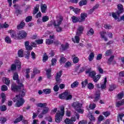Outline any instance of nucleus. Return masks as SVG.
I'll return each mask as SVG.
<instances>
[{
	"label": "nucleus",
	"mask_w": 124,
	"mask_h": 124,
	"mask_svg": "<svg viewBox=\"0 0 124 124\" xmlns=\"http://www.w3.org/2000/svg\"><path fill=\"white\" fill-rule=\"evenodd\" d=\"M23 120V116L22 115H20L19 117L16 118L14 121V124H18V123H20Z\"/></svg>",
	"instance_id": "15"
},
{
	"label": "nucleus",
	"mask_w": 124,
	"mask_h": 124,
	"mask_svg": "<svg viewBox=\"0 0 124 124\" xmlns=\"http://www.w3.org/2000/svg\"><path fill=\"white\" fill-rule=\"evenodd\" d=\"M87 16L88 14L85 13H81L80 15L81 18L79 17V23H82V22H84L85 21V19H86Z\"/></svg>",
	"instance_id": "11"
},
{
	"label": "nucleus",
	"mask_w": 124,
	"mask_h": 124,
	"mask_svg": "<svg viewBox=\"0 0 124 124\" xmlns=\"http://www.w3.org/2000/svg\"><path fill=\"white\" fill-rule=\"evenodd\" d=\"M37 44H42L43 43V39H39L35 41Z\"/></svg>",
	"instance_id": "61"
},
{
	"label": "nucleus",
	"mask_w": 124,
	"mask_h": 124,
	"mask_svg": "<svg viewBox=\"0 0 124 124\" xmlns=\"http://www.w3.org/2000/svg\"><path fill=\"white\" fill-rule=\"evenodd\" d=\"M18 78H19V76L18 75V73H15L13 76L14 80H16L17 81H18Z\"/></svg>",
	"instance_id": "47"
},
{
	"label": "nucleus",
	"mask_w": 124,
	"mask_h": 124,
	"mask_svg": "<svg viewBox=\"0 0 124 124\" xmlns=\"http://www.w3.org/2000/svg\"><path fill=\"white\" fill-rule=\"evenodd\" d=\"M69 46V45H68V44H66L65 45H62L61 47L62 50H66V49H68Z\"/></svg>",
	"instance_id": "35"
},
{
	"label": "nucleus",
	"mask_w": 124,
	"mask_h": 124,
	"mask_svg": "<svg viewBox=\"0 0 124 124\" xmlns=\"http://www.w3.org/2000/svg\"><path fill=\"white\" fill-rule=\"evenodd\" d=\"M81 85L83 88H85V87H86V86L88 85V80L85 79L84 81H82L81 83Z\"/></svg>",
	"instance_id": "41"
},
{
	"label": "nucleus",
	"mask_w": 124,
	"mask_h": 124,
	"mask_svg": "<svg viewBox=\"0 0 124 124\" xmlns=\"http://www.w3.org/2000/svg\"><path fill=\"white\" fill-rule=\"evenodd\" d=\"M27 35L28 33L24 31H20L17 33V37L19 39H24L27 37Z\"/></svg>",
	"instance_id": "8"
},
{
	"label": "nucleus",
	"mask_w": 124,
	"mask_h": 124,
	"mask_svg": "<svg viewBox=\"0 0 124 124\" xmlns=\"http://www.w3.org/2000/svg\"><path fill=\"white\" fill-rule=\"evenodd\" d=\"M78 85H79V82L78 81H75L71 84V87L72 89H74V88L78 87Z\"/></svg>",
	"instance_id": "28"
},
{
	"label": "nucleus",
	"mask_w": 124,
	"mask_h": 124,
	"mask_svg": "<svg viewBox=\"0 0 124 124\" xmlns=\"http://www.w3.org/2000/svg\"><path fill=\"white\" fill-rule=\"evenodd\" d=\"M117 97L119 99H122V98H123L124 97V93H119L117 95Z\"/></svg>",
	"instance_id": "54"
},
{
	"label": "nucleus",
	"mask_w": 124,
	"mask_h": 124,
	"mask_svg": "<svg viewBox=\"0 0 124 124\" xmlns=\"http://www.w3.org/2000/svg\"><path fill=\"white\" fill-rule=\"evenodd\" d=\"M15 63L18 69H21V64L19 60H16Z\"/></svg>",
	"instance_id": "19"
},
{
	"label": "nucleus",
	"mask_w": 124,
	"mask_h": 124,
	"mask_svg": "<svg viewBox=\"0 0 124 124\" xmlns=\"http://www.w3.org/2000/svg\"><path fill=\"white\" fill-rule=\"evenodd\" d=\"M64 123L66 124H74V122H73V121H71V120L69 119V118H66L64 120Z\"/></svg>",
	"instance_id": "29"
},
{
	"label": "nucleus",
	"mask_w": 124,
	"mask_h": 124,
	"mask_svg": "<svg viewBox=\"0 0 124 124\" xmlns=\"http://www.w3.org/2000/svg\"><path fill=\"white\" fill-rule=\"evenodd\" d=\"M101 76L100 75H97V76H95L93 78V80L95 83H97V81L100 79Z\"/></svg>",
	"instance_id": "21"
},
{
	"label": "nucleus",
	"mask_w": 124,
	"mask_h": 124,
	"mask_svg": "<svg viewBox=\"0 0 124 124\" xmlns=\"http://www.w3.org/2000/svg\"><path fill=\"white\" fill-rule=\"evenodd\" d=\"M33 73L34 74H38L40 73V71L39 70H37V69H36V68H35L33 69Z\"/></svg>",
	"instance_id": "51"
},
{
	"label": "nucleus",
	"mask_w": 124,
	"mask_h": 124,
	"mask_svg": "<svg viewBox=\"0 0 124 124\" xmlns=\"http://www.w3.org/2000/svg\"><path fill=\"white\" fill-rule=\"evenodd\" d=\"M94 58V53H93V52L91 53L88 57L89 62H92V61L93 60Z\"/></svg>",
	"instance_id": "26"
},
{
	"label": "nucleus",
	"mask_w": 124,
	"mask_h": 124,
	"mask_svg": "<svg viewBox=\"0 0 124 124\" xmlns=\"http://www.w3.org/2000/svg\"><path fill=\"white\" fill-rule=\"evenodd\" d=\"M64 116V107L62 106L60 107V111L58 110L55 116V122L60 124L62 120V117Z\"/></svg>",
	"instance_id": "2"
},
{
	"label": "nucleus",
	"mask_w": 124,
	"mask_h": 124,
	"mask_svg": "<svg viewBox=\"0 0 124 124\" xmlns=\"http://www.w3.org/2000/svg\"><path fill=\"white\" fill-rule=\"evenodd\" d=\"M87 4V0H81L79 2V6H83V5H86Z\"/></svg>",
	"instance_id": "32"
},
{
	"label": "nucleus",
	"mask_w": 124,
	"mask_h": 124,
	"mask_svg": "<svg viewBox=\"0 0 124 124\" xmlns=\"http://www.w3.org/2000/svg\"><path fill=\"white\" fill-rule=\"evenodd\" d=\"M49 20V17L48 16H44L42 17V20L43 22H47Z\"/></svg>",
	"instance_id": "40"
},
{
	"label": "nucleus",
	"mask_w": 124,
	"mask_h": 124,
	"mask_svg": "<svg viewBox=\"0 0 124 124\" xmlns=\"http://www.w3.org/2000/svg\"><path fill=\"white\" fill-rule=\"evenodd\" d=\"M9 32H10L11 37L13 38H16V32L15 31L11 30L9 31Z\"/></svg>",
	"instance_id": "18"
},
{
	"label": "nucleus",
	"mask_w": 124,
	"mask_h": 124,
	"mask_svg": "<svg viewBox=\"0 0 124 124\" xmlns=\"http://www.w3.org/2000/svg\"><path fill=\"white\" fill-rule=\"evenodd\" d=\"M32 19V16H29L26 18L25 21L27 23H28L29 22H31V21Z\"/></svg>",
	"instance_id": "42"
},
{
	"label": "nucleus",
	"mask_w": 124,
	"mask_h": 124,
	"mask_svg": "<svg viewBox=\"0 0 124 124\" xmlns=\"http://www.w3.org/2000/svg\"><path fill=\"white\" fill-rule=\"evenodd\" d=\"M41 9L42 13H46L47 12V5L42 4L41 6Z\"/></svg>",
	"instance_id": "12"
},
{
	"label": "nucleus",
	"mask_w": 124,
	"mask_h": 124,
	"mask_svg": "<svg viewBox=\"0 0 124 124\" xmlns=\"http://www.w3.org/2000/svg\"><path fill=\"white\" fill-rule=\"evenodd\" d=\"M0 110L2 112H4L6 110H7V108L6 107V106L2 105L0 107Z\"/></svg>",
	"instance_id": "34"
},
{
	"label": "nucleus",
	"mask_w": 124,
	"mask_h": 124,
	"mask_svg": "<svg viewBox=\"0 0 124 124\" xmlns=\"http://www.w3.org/2000/svg\"><path fill=\"white\" fill-rule=\"evenodd\" d=\"M62 18L60 17L59 19H57L56 21H54L53 25L54 26L55 29H56V31L57 32H62V28L60 26L62 24Z\"/></svg>",
	"instance_id": "5"
},
{
	"label": "nucleus",
	"mask_w": 124,
	"mask_h": 124,
	"mask_svg": "<svg viewBox=\"0 0 124 124\" xmlns=\"http://www.w3.org/2000/svg\"><path fill=\"white\" fill-rule=\"evenodd\" d=\"M7 121V119L5 117H1L0 119V123L1 124H3Z\"/></svg>",
	"instance_id": "37"
},
{
	"label": "nucleus",
	"mask_w": 124,
	"mask_h": 124,
	"mask_svg": "<svg viewBox=\"0 0 124 124\" xmlns=\"http://www.w3.org/2000/svg\"><path fill=\"white\" fill-rule=\"evenodd\" d=\"M2 80H3V82H4L5 84L7 86H8V85H9V84L10 83V80L8 78H3Z\"/></svg>",
	"instance_id": "23"
},
{
	"label": "nucleus",
	"mask_w": 124,
	"mask_h": 124,
	"mask_svg": "<svg viewBox=\"0 0 124 124\" xmlns=\"http://www.w3.org/2000/svg\"><path fill=\"white\" fill-rule=\"evenodd\" d=\"M74 63H77L79 62V58L77 57H75L73 59Z\"/></svg>",
	"instance_id": "49"
},
{
	"label": "nucleus",
	"mask_w": 124,
	"mask_h": 124,
	"mask_svg": "<svg viewBox=\"0 0 124 124\" xmlns=\"http://www.w3.org/2000/svg\"><path fill=\"white\" fill-rule=\"evenodd\" d=\"M84 31V27L83 26H80L77 31L76 36L75 37V39L76 40V43H79L80 41V35L83 33V31Z\"/></svg>",
	"instance_id": "6"
},
{
	"label": "nucleus",
	"mask_w": 124,
	"mask_h": 124,
	"mask_svg": "<svg viewBox=\"0 0 124 124\" xmlns=\"http://www.w3.org/2000/svg\"><path fill=\"white\" fill-rule=\"evenodd\" d=\"M98 7H99V5L98 4H97L94 6H93V8L91 9L90 10V14H92V13H93V11H94V10L97 9V8H98Z\"/></svg>",
	"instance_id": "20"
},
{
	"label": "nucleus",
	"mask_w": 124,
	"mask_h": 124,
	"mask_svg": "<svg viewBox=\"0 0 124 124\" xmlns=\"http://www.w3.org/2000/svg\"><path fill=\"white\" fill-rule=\"evenodd\" d=\"M103 115L106 117H108L109 115H111V112L109 111H104L102 113Z\"/></svg>",
	"instance_id": "43"
},
{
	"label": "nucleus",
	"mask_w": 124,
	"mask_h": 124,
	"mask_svg": "<svg viewBox=\"0 0 124 124\" xmlns=\"http://www.w3.org/2000/svg\"><path fill=\"white\" fill-rule=\"evenodd\" d=\"M117 8L118 11L116 13H112V16L113 18L115 19V20H117V19H119L120 17V16L124 12V6L121 4H119L117 5Z\"/></svg>",
	"instance_id": "3"
},
{
	"label": "nucleus",
	"mask_w": 124,
	"mask_h": 124,
	"mask_svg": "<svg viewBox=\"0 0 124 124\" xmlns=\"http://www.w3.org/2000/svg\"><path fill=\"white\" fill-rule=\"evenodd\" d=\"M39 10V5L37 4L36 6L34 7V11L33 12V14L34 15L35 14H36L38 12V11Z\"/></svg>",
	"instance_id": "27"
},
{
	"label": "nucleus",
	"mask_w": 124,
	"mask_h": 124,
	"mask_svg": "<svg viewBox=\"0 0 124 124\" xmlns=\"http://www.w3.org/2000/svg\"><path fill=\"white\" fill-rule=\"evenodd\" d=\"M89 118L91 122H94L95 121V118L93 115L89 116Z\"/></svg>",
	"instance_id": "55"
},
{
	"label": "nucleus",
	"mask_w": 124,
	"mask_h": 124,
	"mask_svg": "<svg viewBox=\"0 0 124 124\" xmlns=\"http://www.w3.org/2000/svg\"><path fill=\"white\" fill-rule=\"evenodd\" d=\"M53 42H54V41L51 39H47L46 40V44H47V45L52 44Z\"/></svg>",
	"instance_id": "33"
},
{
	"label": "nucleus",
	"mask_w": 124,
	"mask_h": 124,
	"mask_svg": "<svg viewBox=\"0 0 124 124\" xmlns=\"http://www.w3.org/2000/svg\"><path fill=\"white\" fill-rule=\"evenodd\" d=\"M46 71L47 75V78L48 79H50V78H51V72H52V69L51 68H49V69H46Z\"/></svg>",
	"instance_id": "17"
},
{
	"label": "nucleus",
	"mask_w": 124,
	"mask_h": 124,
	"mask_svg": "<svg viewBox=\"0 0 124 124\" xmlns=\"http://www.w3.org/2000/svg\"><path fill=\"white\" fill-rule=\"evenodd\" d=\"M104 28L106 30H111V29H112V26L108 24H106L104 25Z\"/></svg>",
	"instance_id": "59"
},
{
	"label": "nucleus",
	"mask_w": 124,
	"mask_h": 124,
	"mask_svg": "<svg viewBox=\"0 0 124 124\" xmlns=\"http://www.w3.org/2000/svg\"><path fill=\"white\" fill-rule=\"evenodd\" d=\"M124 99L121 100V101L116 102V107H120L122 106V105H124Z\"/></svg>",
	"instance_id": "25"
},
{
	"label": "nucleus",
	"mask_w": 124,
	"mask_h": 124,
	"mask_svg": "<svg viewBox=\"0 0 124 124\" xmlns=\"http://www.w3.org/2000/svg\"><path fill=\"white\" fill-rule=\"evenodd\" d=\"M44 93L45 94H49L51 93V89H45L43 90Z\"/></svg>",
	"instance_id": "31"
},
{
	"label": "nucleus",
	"mask_w": 124,
	"mask_h": 124,
	"mask_svg": "<svg viewBox=\"0 0 124 124\" xmlns=\"http://www.w3.org/2000/svg\"><path fill=\"white\" fill-rule=\"evenodd\" d=\"M62 74V71H60L56 74V76L55 77L56 82L59 83H61L62 82V79H61Z\"/></svg>",
	"instance_id": "9"
},
{
	"label": "nucleus",
	"mask_w": 124,
	"mask_h": 124,
	"mask_svg": "<svg viewBox=\"0 0 124 124\" xmlns=\"http://www.w3.org/2000/svg\"><path fill=\"white\" fill-rule=\"evenodd\" d=\"M96 96L94 98V101H98V100L100 98V92L98 91L96 92L95 94Z\"/></svg>",
	"instance_id": "14"
},
{
	"label": "nucleus",
	"mask_w": 124,
	"mask_h": 124,
	"mask_svg": "<svg viewBox=\"0 0 124 124\" xmlns=\"http://www.w3.org/2000/svg\"><path fill=\"white\" fill-rule=\"evenodd\" d=\"M8 88L7 86L5 85H2L1 86V90L3 91H7Z\"/></svg>",
	"instance_id": "62"
},
{
	"label": "nucleus",
	"mask_w": 124,
	"mask_h": 124,
	"mask_svg": "<svg viewBox=\"0 0 124 124\" xmlns=\"http://www.w3.org/2000/svg\"><path fill=\"white\" fill-rule=\"evenodd\" d=\"M47 60H48V56L46 54H45L43 58V62H45Z\"/></svg>",
	"instance_id": "57"
},
{
	"label": "nucleus",
	"mask_w": 124,
	"mask_h": 124,
	"mask_svg": "<svg viewBox=\"0 0 124 124\" xmlns=\"http://www.w3.org/2000/svg\"><path fill=\"white\" fill-rule=\"evenodd\" d=\"M94 88V86L93 84L92 83H89L88 84V88L89 89V90H93Z\"/></svg>",
	"instance_id": "48"
},
{
	"label": "nucleus",
	"mask_w": 124,
	"mask_h": 124,
	"mask_svg": "<svg viewBox=\"0 0 124 124\" xmlns=\"http://www.w3.org/2000/svg\"><path fill=\"white\" fill-rule=\"evenodd\" d=\"M94 31L93 29H90V30L87 32V35H93L94 33Z\"/></svg>",
	"instance_id": "39"
},
{
	"label": "nucleus",
	"mask_w": 124,
	"mask_h": 124,
	"mask_svg": "<svg viewBox=\"0 0 124 124\" xmlns=\"http://www.w3.org/2000/svg\"><path fill=\"white\" fill-rule=\"evenodd\" d=\"M91 70H92V68H90L89 69L87 70L86 71V74H88V73H89V76L91 77V78H93L95 76L96 73H95V72H94V71H91Z\"/></svg>",
	"instance_id": "10"
},
{
	"label": "nucleus",
	"mask_w": 124,
	"mask_h": 124,
	"mask_svg": "<svg viewBox=\"0 0 124 124\" xmlns=\"http://www.w3.org/2000/svg\"><path fill=\"white\" fill-rule=\"evenodd\" d=\"M110 55H112V51H111V50L109 49L106 51L105 56H110Z\"/></svg>",
	"instance_id": "53"
},
{
	"label": "nucleus",
	"mask_w": 124,
	"mask_h": 124,
	"mask_svg": "<svg viewBox=\"0 0 124 124\" xmlns=\"http://www.w3.org/2000/svg\"><path fill=\"white\" fill-rule=\"evenodd\" d=\"M116 88V85L112 84L110 86L109 88V91H114V90H115Z\"/></svg>",
	"instance_id": "60"
},
{
	"label": "nucleus",
	"mask_w": 124,
	"mask_h": 124,
	"mask_svg": "<svg viewBox=\"0 0 124 124\" xmlns=\"http://www.w3.org/2000/svg\"><path fill=\"white\" fill-rule=\"evenodd\" d=\"M71 18L73 23H78V22H80V17L73 16Z\"/></svg>",
	"instance_id": "13"
},
{
	"label": "nucleus",
	"mask_w": 124,
	"mask_h": 124,
	"mask_svg": "<svg viewBox=\"0 0 124 124\" xmlns=\"http://www.w3.org/2000/svg\"><path fill=\"white\" fill-rule=\"evenodd\" d=\"M61 58L60 60V63H64V62H66V59L63 57V55H61Z\"/></svg>",
	"instance_id": "30"
},
{
	"label": "nucleus",
	"mask_w": 124,
	"mask_h": 124,
	"mask_svg": "<svg viewBox=\"0 0 124 124\" xmlns=\"http://www.w3.org/2000/svg\"><path fill=\"white\" fill-rule=\"evenodd\" d=\"M5 41L6 42V43L10 44L11 43V39H10V37L9 36H7L5 38Z\"/></svg>",
	"instance_id": "36"
},
{
	"label": "nucleus",
	"mask_w": 124,
	"mask_h": 124,
	"mask_svg": "<svg viewBox=\"0 0 124 124\" xmlns=\"http://www.w3.org/2000/svg\"><path fill=\"white\" fill-rule=\"evenodd\" d=\"M57 63V59L56 58H53L51 60L52 65H55Z\"/></svg>",
	"instance_id": "58"
},
{
	"label": "nucleus",
	"mask_w": 124,
	"mask_h": 124,
	"mask_svg": "<svg viewBox=\"0 0 124 124\" xmlns=\"http://www.w3.org/2000/svg\"><path fill=\"white\" fill-rule=\"evenodd\" d=\"M70 66H71V63L69 62H66L65 65H64V67H70Z\"/></svg>",
	"instance_id": "63"
},
{
	"label": "nucleus",
	"mask_w": 124,
	"mask_h": 124,
	"mask_svg": "<svg viewBox=\"0 0 124 124\" xmlns=\"http://www.w3.org/2000/svg\"><path fill=\"white\" fill-rule=\"evenodd\" d=\"M95 104H91L89 106V108L91 109V110H93V109H94V108H95Z\"/></svg>",
	"instance_id": "52"
},
{
	"label": "nucleus",
	"mask_w": 124,
	"mask_h": 124,
	"mask_svg": "<svg viewBox=\"0 0 124 124\" xmlns=\"http://www.w3.org/2000/svg\"><path fill=\"white\" fill-rule=\"evenodd\" d=\"M23 54H24V52L22 50H19L18 51V57H19V58H23Z\"/></svg>",
	"instance_id": "38"
},
{
	"label": "nucleus",
	"mask_w": 124,
	"mask_h": 124,
	"mask_svg": "<svg viewBox=\"0 0 124 124\" xmlns=\"http://www.w3.org/2000/svg\"><path fill=\"white\" fill-rule=\"evenodd\" d=\"M60 82H57L56 83H55V86H54L53 87V90L54 91V92H58V91H59L60 87H59V85L60 84Z\"/></svg>",
	"instance_id": "24"
},
{
	"label": "nucleus",
	"mask_w": 124,
	"mask_h": 124,
	"mask_svg": "<svg viewBox=\"0 0 124 124\" xmlns=\"http://www.w3.org/2000/svg\"><path fill=\"white\" fill-rule=\"evenodd\" d=\"M97 69L98 70L99 72L101 73V74H103L104 72L103 69H102L100 66L97 67Z\"/></svg>",
	"instance_id": "56"
},
{
	"label": "nucleus",
	"mask_w": 124,
	"mask_h": 124,
	"mask_svg": "<svg viewBox=\"0 0 124 124\" xmlns=\"http://www.w3.org/2000/svg\"><path fill=\"white\" fill-rule=\"evenodd\" d=\"M118 116H119L118 117V119L120 120V121H123V118H124V113L119 114Z\"/></svg>",
	"instance_id": "50"
},
{
	"label": "nucleus",
	"mask_w": 124,
	"mask_h": 124,
	"mask_svg": "<svg viewBox=\"0 0 124 124\" xmlns=\"http://www.w3.org/2000/svg\"><path fill=\"white\" fill-rule=\"evenodd\" d=\"M16 83L18 84V86L15 83L12 84L11 89L12 91L14 92H17L22 90L20 92L19 94L17 95L15 98L13 99L14 102L17 101L16 105V107H21L25 103V100L23 99V97L26 95V92H25V89H24V85L21 83H20V80H16Z\"/></svg>",
	"instance_id": "1"
},
{
	"label": "nucleus",
	"mask_w": 124,
	"mask_h": 124,
	"mask_svg": "<svg viewBox=\"0 0 124 124\" xmlns=\"http://www.w3.org/2000/svg\"><path fill=\"white\" fill-rule=\"evenodd\" d=\"M114 58H115V56L112 55L109 58V59H108V63H109V64H111V62H113V60H114Z\"/></svg>",
	"instance_id": "46"
},
{
	"label": "nucleus",
	"mask_w": 124,
	"mask_h": 124,
	"mask_svg": "<svg viewBox=\"0 0 124 124\" xmlns=\"http://www.w3.org/2000/svg\"><path fill=\"white\" fill-rule=\"evenodd\" d=\"M100 34L102 38H103L105 37V34H106V31L100 32Z\"/></svg>",
	"instance_id": "64"
},
{
	"label": "nucleus",
	"mask_w": 124,
	"mask_h": 124,
	"mask_svg": "<svg viewBox=\"0 0 124 124\" xmlns=\"http://www.w3.org/2000/svg\"><path fill=\"white\" fill-rule=\"evenodd\" d=\"M1 97L2 98V103H4V101H5V94L4 93H2L1 94Z\"/></svg>",
	"instance_id": "44"
},
{
	"label": "nucleus",
	"mask_w": 124,
	"mask_h": 124,
	"mask_svg": "<svg viewBox=\"0 0 124 124\" xmlns=\"http://www.w3.org/2000/svg\"><path fill=\"white\" fill-rule=\"evenodd\" d=\"M60 99H65L66 100H69L72 98V95L69 94L68 92H64L63 93H62L59 96Z\"/></svg>",
	"instance_id": "7"
},
{
	"label": "nucleus",
	"mask_w": 124,
	"mask_h": 124,
	"mask_svg": "<svg viewBox=\"0 0 124 124\" xmlns=\"http://www.w3.org/2000/svg\"><path fill=\"white\" fill-rule=\"evenodd\" d=\"M37 107H40V108H44V107H46L47 106V103H39L37 104Z\"/></svg>",
	"instance_id": "22"
},
{
	"label": "nucleus",
	"mask_w": 124,
	"mask_h": 124,
	"mask_svg": "<svg viewBox=\"0 0 124 124\" xmlns=\"http://www.w3.org/2000/svg\"><path fill=\"white\" fill-rule=\"evenodd\" d=\"M72 106L74 108L76 111L78 112V113H80V114H83L84 113V109L81 108H82V105L78 102L73 103Z\"/></svg>",
	"instance_id": "4"
},
{
	"label": "nucleus",
	"mask_w": 124,
	"mask_h": 124,
	"mask_svg": "<svg viewBox=\"0 0 124 124\" xmlns=\"http://www.w3.org/2000/svg\"><path fill=\"white\" fill-rule=\"evenodd\" d=\"M48 111H49V108L46 107L45 108H44L43 110V111L42 113L44 115L45 114H47V113H48Z\"/></svg>",
	"instance_id": "45"
},
{
	"label": "nucleus",
	"mask_w": 124,
	"mask_h": 124,
	"mask_svg": "<svg viewBox=\"0 0 124 124\" xmlns=\"http://www.w3.org/2000/svg\"><path fill=\"white\" fill-rule=\"evenodd\" d=\"M26 26V23L24 21H21L18 25H17V28L18 30H21L23 29L24 27Z\"/></svg>",
	"instance_id": "16"
}]
</instances>
